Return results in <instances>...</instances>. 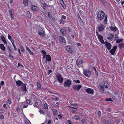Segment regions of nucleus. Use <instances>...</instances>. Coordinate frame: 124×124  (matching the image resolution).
<instances>
[{"label": "nucleus", "mask_w": 124, "mask_h": 124, "mask_svg": "<svg viewBox=\"0 0 124 124\" xmlns=\"http://www.w3.org/2000/svg\"><path fill=\"white\" fill-rule=\"evenodd\" d=\"M1 40H2L5 44H6L7 43V42L5 40V38L3 36H2L1 37Z\"/></svg>", "instance_id": "nucleus-19"}, {"label": "nucleus", "mask_w": 124, "mask_h": 124, "mask_svg": "<svg viewBox=\"0 0 124 124\" xmlns=\"http://www.w3.org/2000/svg\"><path fill=\"white\" fill-rule=\"evenodd\" d=\"M26 101L28 104L30 103V101L28 99H26Z\"/></svg>", "instance_id": "nucleus-50"}, {"label": "nucleus", "mask_w": 124, "mask_h": 124, "mask_svg": "<svg viewBox=\"0 0 124 124\" xmlns=\"http://www.w3.org/2000/svg\"><path fill=\"white\" fill-rule=\"evenodd\" d=\"M76 63L77 66H79L80 64L79 63V62H78V61H77L76 62Z\"/></svg>", "instance_id": "nucleus-52"}, {"label": "nucleus", "mask_w": 124, "mask_h": 124, "mask_svg": "<svg viewBox=\"0 0 124 124\" xmlns=\"http://www.w3.org/2000/svg\"><path fill=\"white\" fill-rule=\"evenodd\" d=\"M38 105V102H35V103L34 104V106L35 107H36V106Z\"/></svg>", "instance_id": "nucleus-44"}, {"label": "nucleus", "mask_w": 124, "mask_h": 124, "mask_svg": "<svg viewBox=\"0 0 124 124\" xmlns=\"http://www.w3.org/2000/svg\"><path fill=\"white\" fill-rule=\"evenodd\" d=\"M23 3L25 6H27L28 5V0H23Z\"/></svg>", "instance_id": "nucleus-20"}, {"label": "nucleus", "mask_w": 124, "mask_h": 124, "mask_svg": "<svg viewBox=\"0 0 124 124\" xmlns=\"http://www.w3.org/2000/svg\"><path fill=\"white\" fill-rule=\"evenodd\" d=\"M52 93L54 94L57 95H60V94L59 93Z\"/></svg>", "instance_id": "nucleus-58"}, {"label": "nucleus", "mask_w": 124, "mask_h": 124, "mask_svg": "<svg viewBox=\"0 0 124 124\" xmlns=\"http://www.w3.org/2000/svg\"><path fill=\"white\" fill-rule=\"evenodd\" d=\"M3 107L4 108H7V106L5 104H4L3 105Z\"/></svg>", "instance_id": "nucleus-63"}, {"label": "nucleus", "mask_w": 124, "mask_h": 124, "mask_svg": "<svg viewBox=\"0 0 124 124\" xmlns=\"http://www.w3.org/2000/svg\"><path fill=\"white\" fill-rule=\"evenodd\" d=\"M4 116L3 115H0V118L2 119H4Z\"/></svg>", "instance_id": "nucleus-42"}, {"label": "nucleus", "mask_w": 124, "mask_h": 124, "mask_svg": "<svg viewBox=\"0 0 124 124\" xmlns=\"http://www.w3.org/2000/svg\"><path fill=\"white\" fill-rule=\"evenodd\" d=\"M62 6L64 9H65L66 8V5L64 4V3H63V4H62Z\"/></svg>", "instance_id": "nucleus-41"}, {"label": "nucleus", "mask_w": 124, "mask_h": 124, "mask_svg": "<svg viewBox=\"0 0 124 124\" xmlns=\"http://www.w3.org/2000/svg\"><path fill=\"white\" fill-rule=\"evenodd\" d=\"M71 84V81L69 79H67L65 81L64 83V85H70Z\"/></svg>", "instance_id": "nucleus-11"}, {"label": "nucleus", "mask_w": 124, "mask_h": 124, "mask_svg": "<svg viewBox=\"0 0 124 124\" xmlns=\"http://www.w3.org/2000/svg\"><path fill=\"white\" fill-rule=\"evenodd\" d=\"M44 108L46 109H48L47 104L46 103H45L44 104Z\"/></svg>", "instance_id": "nucleus-27"}, {"label": "nucleus", "mask_w": 124, "mask_h": 124, "mask_svg": "<svg viewBox=\"0 0 124 124\" xmlns=\"http://www.w3.org/2000/svg\"><path fill=\"white\" fill-rule=\"evenodd\" d=\"M60 1L61 5L63 4L64 3L62 0H60Z\"/></svg>", "instance_id": "nucleus-48"}, {"label": "nucleus", "mask_w": 124, "mask_h": 124, "mask_svg": "<svg viewBox=\"0 0 124 124\" xmlns=\"http://www.w3.org/2000/svg\"><path fill=\"white\" fill-rule=\"evenodd\" d=\"M105 46L108 50H109L111 49V45L110 43L106 41H105Z\"/></svg>", "instance_id": "nucleus-5"}, {"label": "nucleus", "mask_w": 124, "mask_h": 124, "mask_svg": "<svg viewBox=\"0 0 124 124\" xmlns=\"http://www.w3.org/2000/svg\"><path fill=\"white\" fill-rule=\"evenodd\" d=\"M101 113L100 111H98L97 112V115L99 116H100L101 115Z\"/></svg>", "instance_id": "nucleus-45"}, {"label": "nucleus", "mask_w": 124, "mask_h": 124, "mask_svg": "<svg viewBox=\"0 0 124 124\" xmlns=\"http://www.w3.org/2000/svg\"><path fill=\"white\" fill-rule=\"evenodd\" d=\"M8 39L10 40H11V39H12V38L9 34H8Z\"/></svg>", "instance_id": "nucleus-53"}, {"label": "nucleus", "mask_w": 124, "mask_h": 124, "mask_svg": "<svg viewBox=\"0 0 124 124\" xmlns=\"http://www.w3.org/2000/svg\"><path fill=\"white\" fill-rule=\"evenodd\" d=\"M51 121L50 120H49L47 123V124H51Z\"/></svg>", "instance_id": "nucleus-64"}, {"label": "nucleus", "mask_w": 124, "mask_h": 124, "mask_svg": "<svg viewBox=\"0 0 124 124\" xmlns=\"http://www.w3.org/2000/svg\"><path fill=\"white\" fill-rule=\"evenodd\" d=\"M61 32L62 33L63 35H64L65 34L63 32V31H64V30L63 29H61L60 30Z\"/></svg>", "instance_id": "nucleus-57"}, {"label": "nucleus", "mask_w": 124, "mask_h": 124, "mask_svg": "<svg viewBox=\"0 0 124 124\" xmlns=\"http://www.w3.org/2000/svg\"><path fill=\"white\" fill-rule=\"evenodd\" d=\"M74 90L78 91L81 88L82 86H73Z\"/></svg>", "instance_id": "nucleus-9"}, {"label": "nucleus", "mask_w": 124, "mask_h": 124, "mask_svg": "<svg viewBox=\"0 0 124 124\" xmlns=\"http://www.w3.org/2000/svg\"><path fill=\"white\" fill-rule=\"evenodd\" d=\"M119 46L120 48H122L124 46V44L123 43H121L119 44Z\"/></svg>", "instance_id": "nucleus-30"}, {"label": "nucleus", "mask_w": 124, "mask_h": 124, "mask_svg": "<svg viewBox=\"0 0 124 124\" xmlns=\"http://www.w3.org/2000/svg\"><path fill=\"white\" fill-rule=\"evenodd\" d=\"M21 88L23 91H27L26 86H22Z\"/></svg>", "instance_id": "nucleus-25"}, {"label": "nucleus", "mask_w": 124, "mask_h": 124, "mask_svg": "<svg viewBox=\"0 0 124 124\" xmlns=\"http://www.w3.org/2000/svg\"><path fill=\"white\" fill-rule=\"evenodd\" d=\"M53 111L54 113V116H56L57 115V110L55 109H53Z\"/></svg>", "instance_id": "nucleus-22"}, {"label": "nucleus", "mask_w": 124, "mask_h": 124, "mask_svg": "<svg viewBox=\"0 0 124 124\" xmlns=\"http://www.w3.org/2000/svg\"><path fill=\"white\" fill-rule=\"evenodd\" d=\"M0 48L3 51H5V47L2 44H0Z\"/></svg>", "instance_id": "nucleus-17"}, {"label": "nucleus", "mask_w": 124, "mask_h": 124, "mask_svg": "<svg viewBox=\"0 0 124 124\" xmlns=\"http://www.w3.org/2000/svg\"><path fill=\"white\" fill-rule=\"evenodd\" d=\"M105 123L106 124H108L110 122L108 120H105Z\"/></svg>", "instance_id": "nucleus-40"}, {"label": "nucleus", "mask_w": 124, "mask_h": 124, "mask_svg": "<svg viewBox=\"0 0 124 124\" xmlns=\"http://www.w3.org/2000/svg\"><path fill=\"white\" fill-rule=\"evenodd\" d=\"M58 98H54L52 99V101H58Z\"/></svg>", "instance_id": "nucleus-36"}, {"label": "nucleus", "mask_w": 124, "mask_h": 124, "mask_svg": "<svg viewBox=\"0 0 124 124\" xmlns=\"http://www.w3.org/2000/svg\"><path fill=\"white\" fill-rule=\"evenodd\" d=\"M26 48L28 50V52H29L30 54L31 55L33 54H34L32 53L29 47L27 46H26Z\"/></svg>", "instance_id": "nucleus-21"}, {"label": "nucleus", "mask_w": 124, "mask_h": 124, "mask_svg": "<svg viewBox=\"0 0 124 124\" xmlns=\"http://www.w3.org/2000/svg\"><path fill=\"white\" fill-rule=\"evenodd\" d=\"M13 45L14 47V50L16 51L17 49L16 48V47L15 46L14 44H13Z\"/></svg>", "instance_id": "nucleus-55"}, {"label": "nucleus", "mask_w": 124, "mask_h": 124, "mask_svg": "<svg viewBox=\"0 0 124 124\" xmlns=\"http://www.w3.org/2000/svg\"><path fill=\"white\" fill-rule=\"evenodd\" d=\"M97 17L99 20H101L105 18L104 20V23L106 24L107 22V16L105 15L104 13L102 11H99L97 13Z\"/></svg>", "instance_id": "nucleus-1"}, {"label": "nucleus", "mask_w": 124, "mask_h": 124, "mask_svg": "<svg viewBox=\"0 0 124 124\" xmlns=\"http://www.w3.org/2000/svg\"><path fill=\"white\" fill-rule=\"evenodd\" d=\"M67 50L68 52L70 53H71L73 52L71 50V48L69 46H68L67 47Z\"/></svg>", "instance_id": "nucleus-13"}, {"label": "nucleus", "mask_w": 124, "mask_h": 124, "mask_svg": "<svg viewBox=\"0 0 124 124\" xmlns=\"http://www.w3.org/2000/svg\"><path fill=\"white\" fill-rule=\"evenodd\" d=\"M85 121H86L85 119H83L81 120V122L82 123H83L85 122Z\"/></svg>", "instance_id": "nucleus-54"}, {"label": "nucleus", "mask_w": 124, "mask_h": 124, "mask_svg": "<svg viewBox=\"0 0 124 124\" xmlns=\"http://www.w3.org/2000/svg\"><path fill=\"white\" fill-rule=\"evenodd\" d=\"M62 117V115L61 114H59L58 116V117L59 119H60Z\"/></svg>", "instance_id": "nucleus-49"}, {"label": "nucleus", "mask_w": 124, "mask_h": 124, "mask_svg": "<svg viewBox=\"0 0 124 124\" xmlns=\"http://www.w3.org/2000/svg\"><path fill=\"white\" fill-rule=\"evenodd\" d=\"M110 29L112 31H116L117 30V28L115 26H114L113 27L112 26H111L110 27Z\"/></svg>", "instance_id": "nucleus-18"}, {"label": "nucleus", "mask_w": 124, "mask_h": 124, "mask_svg": "<svg viewBox=\"0 0 124 124\" xmlns=\"http://www.w3.org/2000/svg\"><path fill=\"white\" fill-rule=\"evenodd\" d=\"M79 117L78 116L75 115L73 117V118L76 120H78L79 119Z\"/></svg>", "instance_id": "nucleus-26"}, {"label": "nucleus", "mask_w": 124, "mask_h": 124, "mask_svg": "<svg viewBox=\"0 0 124 124\" xmlns=\"http://www.w3.org/2000/svg\"><path fill=\"white\" fill-rule=\"evenodd\" d=\"M31 9L34 11L36 10L37 8V7L35 5H33L31 6Z\"/></svg>", "instance_id": "nucleus-24"}, {"label": "nucleus", "mask_w": 124, "mask_h": 124, "mask_svg": "<svg viewBox=\"0 0 124 124\" xmlns=\"http://www.w3.org/2000/svg\"><path fill=\"white\" fill-rule=\"evenodd\" d=\"M56 76L58 81L60 83H61L63 81V79L61 76L60 74H58Z\"/></svg>", "instance_id": "nucleus-6"}, {"label": "nucleus", "mask_w": 124, "mask_h": 124, "mask_svg": "<svg viewBox=\"0 0 124 124\" xmlns=\"http://www.w3.org/2000/svg\"><path fill=\"white\" fill-rule=\"evenodd\" d=\"M101 87V89H100L101 91L103 92L104 91V89L103 88L104 86H100Z\"/></svg>", "instance_id": "nucleus-31"}, {"label": "nucleus", "mask_w": 124, "mask_h": 124, "mask_svg": "<svg viewBox=\"0 0 124 124\" xmlns=\"http://www.w3.org/2000/svg\"><path fill=\"white\" fill-rule=\"evenodd\" d=\"M59 40L61 43H65L66 42V40L63 37L61 36L59 37Z\"/></svg>", "instance_id": "nucleus-8"}, {"label": "nucleus", "mask_w": 124, "mask_h": 124, "mask_svg": "<svg viewBox=\"0 0 124 124\" xmlns=\"http://www.w3.org/2000/svg\"><path fill=\"white\" fill-rule=\"evenodd\" d=\"M9 13L10 15V16L11 19H13V16L12 15L13 13V12L12 10L11 9L10 10L9 12Z\"/></svg>", "instance_id": "nucleus-23"}, {"label": "nucleus", "mask_w": 124, "mask_h": 124, "mask_svg": "<svg viewBox=\"0 0 124 124\" xmlns=\"http://www.w3.org/2000/svg\"><path fill=\"white\" fill-rule=\"evenodd\" d=\"M28 105H24L23 106V108H26L28 107Z\"/></svg>", "instance_id": "nucleus-60"}, {"label": "nucleus", "mask_w": 124, "mask_h": 124, "mask_svg": "<svg viewBox=\"0 0 124 124\" xmlns=\"http://www.w3.org/2000/svg\"><path fill=\"white\" fill-rule=\"evenodd\" d=\"M83 74L86 77H89L91 74L92 72L88 70H85L84 71Z\"/></svg>", "instance_id": "nucleus-2"}, {"label": "nucleus", "mask_w": 124, "mask_h": 124, "mask_svg": "<svg viewBox=\"0 0 124 124\" xmlns=\"http://www.w3.org/2000/svg\"><path fill=\"white\" fill-rule=\"evenodd\" d=\"M27 15L28 17L30 18H31V17L30 16V12L29 11H28L27 12Z\"/></svg>", "instance_id": "nucleus-29"}, {"label": "nucleus", "mask_w": 124, "mask_h": 124, "mask_svg": "<svg viewBox=\"0 0 124 124\" xmlns=\"http://www.w3.org/2000/svg\"><path fill=\"white\" fill-rule=\"evenodd\" d=\"M53 38L54 39H55L56 38V35H54L53 36Z\"/></svg>", "instance_id": "nucleus-62"}, {"label": "nucleus", "mask_w": 124, "mask_h": 124, "mask_svg": "<svg viewBox=\"0 0 124 124\" xmlns=\"http://www.w3.org/2000/svg\"><path fill=\"white\" fill-rule=\"evenodd\" d=\"M117 48V46H115L113 47L109 51V52L111 54L113 55L115 52V51Z\"/></svg>", "instance_id": "nucleus-4"}, {"label": "nucleus", "mask_w": 124, "mask_h": 124, "mask_svg": "<svg viewBox=\"0 0 124 124\" xmlns=\"http://www.w3.org/2000/svg\"><path fill=\"white\" fill-rule=\"evenodd\" d=\"M98 28V30L100 31H103L105 29L104 25L102 24L100 25Z\"/></svg>", "instance_id": "nucleus-7"}, {"label": "nucleus", "mask_w": 124, "mask_h": 124, "mask_svg": "<svg viewBox=\"0 0 124 124\" xmlns=\"http://www.w3.org/2000/svg\"><path fill=\"white\" fill-rule=\"evenodd\" d=\"M86 91L88 94H94V91L92 89L88 88L86 89Z\"/></svg>", "instance_id": "nucleus-3"}, {"label": "nucleus", "mask_w": 124, "mask_h": 124, "mask_svg": "<svg viewBox=\"0 0 124 124\" xmlns=\"http://www.w3.org/2000/svg\"><path fill=\"white\" fill-rule=\"evenodd\" d=\"M46 61L49 62L51 61V56L49 55H47L46 56Z\"/></svg>", "instance_id": "nucleus-14"}, {"label": "nucleus", "mask_w": 124, "mask_h": 124, "mask_svg": "<svg viewBox=\"0 0 124 124\" xmlns=\"http://www.w3.org/2000/svg\"><path fill=\"white\" fill-rule=\"evenodd\" d=\"M106 101H113V100L111 99V98H106Z\"/></svg>", "instance_id": "nucleus-32"}, {"label": "nucleus", "mask_w": 124, "mask_h": 124, "mask_svg": "<svg viewBox=\"0 0 124 124\" xmlns=\"http://www.w3.org/2000/svg\"><path fill=\"white\" fill-rule=\"evenodd\" d=\"M38 90H39L41 88V86H37Z\"/></svg>", "instance_id": "nucleus-56"}, {"label": "nucleus", "mask_w": 124, "mask_h": 124, "mask_svg": "<svg viewBox=\"0 0 124 124\" xmlns=\"http://www.w3.org/2000/svg\"><path fill=\"white\" fill-rule=\"evenodd\" d=\"M122 39H118L116 40V43H120L122 41Z\"/></svg>", "instance_id": "nucleus-33"}, {"label": "nucleus", "mask_w": 124, "mask_h": 124, "mask_svg": "<svg viewBox=\"0 0 124 124\" xmlns=\"http://www.w3.org/2000/svg\"><path fill=\"white\" fill-rule=\"evenodd\" d=\"M41 52L44 54V55H46V53L44 50H42L41 51Z\"/></svg>", "instance_id": "nucleus-43"}, {"label": "nucleus", "mask_w": 124, "mask_h": 124, "mask_svg": "<svg viewBox=\"0 0 124 124\" xmlns=\"http://www.w3.org/2000/svg\"><path fill=\"white\" fill-rule=\"evenodd\" d=\"M39 34L40 36H44L45 34L44 31L43 30H40L39 32Z\"/></svg>", "instance_id": "nucleus-12"}, {"label": "nucleus", "mask_w": 124, "mask_h": 124, "mask_svg": "<svg viewBox=\"0 0 124 124\" xmlns=\"http://www.w3.org/2000/svg\"><path fill=\"white\" fill-rule=\"evenodd\" d=\"M63 21L62 19H60L59 20V22L60 24H61L62 23H63Z\"/></svg>", "instance_id": "nucleus-37"}, {"label": "nucleus", "mask_w": 124, "mask_h": 124, "mask_svg": "<svg viewBox=\"0 0 124 124\" xmlns=\"http://www.w3.org/2000/svg\"><path fill=\"white\" fill-rule=\"evenodd\" d=\"M48 16L51 19L53 20H54V19L52 16H50V13L49 12H48Z\"/></svg>", "instance_id": "nucleus-28"}, {"label": "nucleus", "mask_w": 124, "mask_h": 124, "mask_svg": "<svg viewBox=\"0 0 124 124\" xmlns=\"http://www.w3.org/2000/svg\"><path fill=\"white\" fill-rule=\"evenodd\" d=\"M61 17L62 18V19L65 20L66 19V17L64 16H62Z\"/></svg>", "instance_id": "nucleus-46"}, {"label": "nucleus", "mask_w": 124, "mask_h": 124, "mask_svg": "<svg viewBox=\"0 0 124 124\" xmlns=\"http://www.w3.org/2000/svg\"><path fill=\"white\" fill-rule=\"evenodd\" d=\"M8 103L9 104H11L12 103V101L11 100L10 98H9L8 100Z\"/></svg>", "instance_id": "nucleus-34"}, {"label": "nucleus", "mask_w": 124, "mask_h": 124, "mask_svg": "<svg viewBox=\"0 0 124 124\" xmlns=\"http://www.w3.org/2000/svg\"><path fill=\"white\" fill-rule=\"evenodd\" d=\"M114 37V36L112 33L109 34L108 36V38L109 40H111Z\"/></svg>", "instance_id": "nucleus-15"}, {"label": "nucleus", "mask_w": 124, "mask_h": 124, "mask_svg": "<svg viewBox=\"0 0 124 124\" xmlns=\"http://www.w3.org/2000/svg\"><path fill=\"white\" fill-rule=\"evenodd\" d=\"M21 50L22 52H24V49L23 46H21Z\"/></svg>", "instance_id": "nucleus-51"}, {"label": "nucleus", "mask_w": 124, "mask_h": 124, "mask_svg": "<svg viewBox=\"0 0 124 124\" xmlns=\"http://www.w3.org/2000/svg\"><path fill=\"white\" fill-rule=\"evenodd\" d=\"M78 62H79V63L81 64H82L83 62V61L82 60H81L79 61H78Z\"/></svg>", "instance_id": "nucleus-59"}, {"label": "nucleus", "mask_w": 124, "mask_h": 124, "mask_svg": "<svg viewBox=\"0 0 124 124\" xmlns=\"http://www.w3.org/2000/svg\"><path fill=\"white\" fill-rule=\"evenodd\" d=\"M67 123L68 124H72V122L70 120H68Z\"/></svg>", "instance_id": "nucleus-47"}, {"label": "nucleus", "mask_w": 124, "mask_h": 124, "mask_svg": "<svg viewBox=\"0 0 124 124\" xmlns=\"http://www.w3.org/2000/svg\"><path fill=\"white\" fill-rule=\"evenodd\" d=\"M16 83L17 85H22L23 84V83L20 80L16 81Z\"/></svg>", "instance_id": "nucleus-16"}, {"label": "nucleus", "mask_w": 124, "mask_h": 124, "mask_svg": "<svg viewBox=\"0 0 124 124\" xmlns=\"http://www.w3.org/2000/svg\"><path fill=\"white\" fill-rule=\"evenodd\" d=\"M25 123L26 124H31V123L28 120L25 121Z\"/></svg>", "instance_id": "nucleus-35"}, {"label": "nucleus", "mask_w": 124, "mask_h": 124, "mask_svg": "<svg viewBox=\"0 0 124 124\" xmlns=\"http://www.w3.org/2000/svg\"><path fill=\"white\" fill-rule=\"evenodd\" d=\"M5 112V110L4 109H0V114H1Z\"/></svg>", "instance_id": "nucleus-39"}, {"label": "nucleus", "mask_w": 124, "mask_h": 124, "mask_svg": "<svg viewBox=\"0 0 124 124\" xmlns=\"http://www.w3.org/2000/svg\"><path fill=\"white\" fill-rule=\"evenodd\" d=\"M98 38L100 41L103 44H104V41L103 39L102 36L101 35H99L98 36Z\"/></svg>", "instance_id": "nucleus-10"}, {"label": "nucleus", "mask_w": 124, "mask_h": 124, "mask_svg": "<svg viewBox=\"0 0 124 124\" xmlns=\"http://www.w3.org/2000/svg\"><path fill=\"white\" fill-rule=\"evenodd\" d=\"M10 40L11 41V42L13 45L14 44V41L13 39H11V40Z\"/></svg>", "instance_id": "nucleus-61"}, {"label": "nucleus", "mask_w": 124, "mask_h": 124, "mask_svg": "<svg viewBox=\"0 0 124 124\" xmlns=\"http://www.w3.org/2000/svg\"><path fill=\"white\" fill-rule=\"evenodd\" d=\"M73 82H74L77 83H80V81L78 80H74Z\"/></svg>", "instance_id": "nucleus-38"}]
</instances>
